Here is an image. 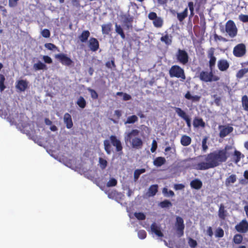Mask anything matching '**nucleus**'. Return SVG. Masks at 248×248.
<instances>
[{"label":"nucleus","instance_id":"obj_1","mask_svg":"<svg viewBox=\"0 0 248 248\" xmlns=\"http://www.w3.org/2000/svg\"><path fill=\"white\" fill-rule=\"evenodd\" d=\"M232 149L231 146H226L224 149L216 150L204 156L206 162H202L194 165V169L198 170H205L218 166L222 162H225L227 158L232 154L231 152Z\"/></svg>","mask_w":248,"mask_h":248},{"label":"nucleus","instance_id":"obj_2","mask_svg":"<svg viewBox=\"0 0 248 248\" xmlns=\"http://www.w3.org/2000/svg\"><path fill=\"white\" fill-rule=\"evenodd\" d=\"M232 149L231 146H226L224 149L216 150L204 156L206 162H202L194 165V169L198 170H205L218 166L222 162H225L227 158L232 154L231 152Z\"/></svg>","mask_w":248,"mask_h":248},{"label":"nucleus","instance_id":"obj_3","mask_svg":"<svg viewBox=\"0 0 248 248\" xmlns=\"http://www.w3.org/2000/svg\"><path fill=\"white\" fill-rule=\"evenodd\" d=\"M139 133L140 131L137 129H133L126 132L124 138L125 143L129 142L132 148L136 149L141 148L143 142L139 137Z\"/></svg>","mask_w":248,"mask_h":248},{"label":"nucleus","instance_id":"obj_4","mask_svg":"<svg viewBox=\"0 0 248 248\" xmlns=\"http://www.w3.org/2000/svg\"><path fill=\"white\" fill-rule=\"evenodd\" d=\"M170 77L180 78L182 81L186 79V76L184 70L178 65L172 66L169 71Z\"/></svg>","mask_w":248,"mask_h":248},{"label":"nucleus","instance_id":"obj_5","mask_svg":"<svg viewBox=\"0 0 248 248\" xmlns=\"http://www.w3.org/2000/svg\"><path fill=\"white\" fill-rule=\"evenodd\" d=\"M198 77L202 81L205 82L216 81L220 79L219 77L214 75L211 70L210 72L202 71Z\"/></svg>","mask_w":248,"mask_h":248},{"label":"nucleus","instance_id":"obj_6","mask_svg":"<svg viewBox=\"0 0 248 248\" xmlns=\"http://www.w3.org/2000/svg\"><path fill=\"white\" fill-rule=\"evenodd\" d=\"M102 190L104 191L105 193L108 195V196L110 199H114L117 201L121 199L124 195L121 193H118L115 190L112 189V187H100Z\"/></svg>","mask_w":248,"mask_h":248},{"label":"nucleus","instance_id":"obj_7","mask_svg":"<svg viewBox=\"0 0 248 248\" xmlns=\"http://www.w3.org/2000/svg\"><path fill=\"white\" fill-rule=\"evenodd\" d=\"M225 31L232 38L235 37L237 33V28L231 20L228 21L225 25Z\"/></svg>","mask_w":248,"mask_h":248},{"label":"nucleus","instance_id":"obj_8","mask_svg":"<svg viewBox=\"0 0 248 248\" xmlns=\"http://www.w3.org/2000/svg\"><path fill=\"white\" fill-rule=\"evenodd\" d=\"M176 60L180 63L185 65L188 62V55L185 50L178 49L175 54Z\"/></svg>","mask_w":248,"mask_h":248},{"label":"nucleus","instance_id":"obj_9","mask_svg":"<svg viewBox=\"0 0 248 248\" xmlns=\"http://www.w3.org/2000/svg\"><path fill=\"white\" fill-rule=\"evenodd\" d=\"M175 226L176 227V231L179 237H181L184 235V230L185 229L184 220L181 217H176Z\"/></svg>","mask_w":248,"mask_h":248},{"label":"nucleus","instance_id":"obj_10","mask_svg":"<svg viewBox=\"0 0 248 248\" xmlns=\"http://www.w3.org/2000/svg\"><path fill=\"white\" fill-rule=\"evenodd\" d=\"M235 229L240 233H245L248 232V222L246 219H243L235 226Z\"/></svg>","mask_w":248,"mask_h":248},{"label":"nucleus","instance_id":"obj_11","mask_svg":"<svg viewBox=\"0 0 248 248\" xmlns=\"http://www.w3.org/2000/svg\"><path fill=\"white\" fill-rule=\"evenodd\" d=\"M246 46L244 44H239L234 47L233 53L236 57H241L246 53Z\"/></svg>","mask_w":248,"mask_h":248},{"label":"nucleus","instance_id":"obj_12","mask_svg":"<svg viewBox=\"0 0 248 248\" xmlns=\"http://www.w3.org/2000/svg\"><path fill=\"white\" fill-rule=\"evenodd\" d=\"M218 129L220 131L219 136L224 138L233 131V127L227 125H219Z\"/></svg>","mask_w":248,"mask_h":248},{"label":"nucleus","instance_id":"obj_13","mask_svg":"<svg viewBox=\"0 0 248 248\" xmlns=\"http://www.w3.org/2000/svg\"><path fill=\"white\" fill-rule=\"evenodd\" d=\"M215 52V49L213 47L210 48L207 52L208 58H209V67L210 70L212 71L213 67L215 66L216 58L214 56Z\"/></svg>","mask_w":248,"mask_h":248},{"label":"nucleus","instance_id":"obj_14","mask_svg":"<svg viewBox=\"0 0 248 248\" xmlns=\"http://www.w3.org/2000/svg\"><path fill=\"white\" fill-rule=\"evenodd\" d=\"M110 140L112 144L116 147L117 152L122 151L123 147L120 140L117 138L115 136H111L110 137Z\"/></svg>","mask_w":248,"mask_h":248},{"label":"nucleus","instance_id":"obj_15","mask_svg":"<svg viewBox=\"0 0 248 248\" xmlns=\"http://www.w3.org/2000/svg\"><path fill=\"white\" fill-rule=\"evenodd\" d=\"M55 57L61 60L62 63L64 65L69 66L73 63L72 61L69 58L63 54H57Z\"/></svg>","mask_w":248,"mask_h":248},{"label":"nucleus","instance_id":"obj_16","mask_svg":"<svg viewBox=\"0 0 248 248\" xmlns=\"http://www.w3.org/2000/svg\"><path fill=\"white\" fill-rule=\"evenodd\" d=\"M88 46L93 51H96L99 48V42L94 38H91L88 42Z\"/></svg>","mask_w":248,"mask_h":248},{"label":"nucleus","instance_id":"obj_17","mask_svg":"<svg viewBox=\"0 0 248 248\" xmlns=\"http://www.w3.org/2000/svg\"><path fill=\"white\" fill-rule=\"evenodd\" d=\"M151 230L156 235L162 237L163 236V233L161 231L160 226H158L155 222L153 223L151 225Z\"/></svg>","mask_w":248,"mask_h":248},{"label":"nucleus","instance_id":"obj_18","mask_svg":"<svg viewBox=\"0 0 248 248\" xmlns=\"http://www.w3.org/2000/svg\"><path fill=\"white\" fill-rule=\"evenodd\" d=\"M28 82L25 80H20L17 82L16 88L21 92L24 91L27 88Z\"/></svg>","mask_w":248,"mask_h":248},{"label":"nucleus","instance_id":"obj_19","mask_svg":"<svg viewBox=\"0 0 248 248\" xmlns=\"http://www.w3.org/2000/svg\"><path fill=\"white\" fill-rule=\"evenodd\" d=\"M64 123L66 124V127L68 129L71 128L73 126V122L71 115L66 113L64 115L63 117Z\"/></svg>","mask_w":248,"mask_h":248},{"label":"nucleus","instance_id":"obj_20","mask_svg":"<svg viewBox=\"0 0 248 248\" xmlns=\"http://www.w3.org/2000/svg\"><path fill=\"white\" fill-rule=\"evenodd\" d=\"M217 65L220 71H224L228 68L229 64L226 60H221L218 62Z\"/></svg>","mask_w":248,"mask_h":248},{"label":"nucleus","instance_id":"obj_21","mask_svg":"<svg viewBox=\"0 0 248 248\" xmlns=\"http://www.w3.org/2000/svg\"><path fill=\"white\" fill-rule=\"evenodd\" d=\"M218 215L222 220H224L227 216V211L225 210V207L223 204H221L219 207Z\"/></svg>","mask_w":248,"mask_h":248},{"label":"nucleus","instance_id":"obj_22","mask_svg":"<svg viewBox=\"0 0 248 248\" xmlns=\"http://www.w3.org/2000/svg\"><path fill=\"white\" fill-rule=\"evenodd\" d=\"M33 68L35 71L46 70L47 69V66L41 61H39L38 62L34 63L33 65Z\"/></svg>","mask_w":248,"mask_h":248},{"label":"nucleus","instance_id":"obj_23","mask_svg":"<svg viewBox=\"0 0 248 248\" xmlns=\"http://www.w3.org/2000/svg\"><path fill=\"white\" fill-rule=\"evenodd\" d=\"M90 35V33L88 31H84L78 36V38L81 42L85 43L87 41Z\"/></svg>","mask_w":248,"mask_h":248},{"label":"nucleus","instance_id":"obj_24","mask_svg":"<svg viewBox=\"0 0 248 248\" xmlns=\"http://www.w3.org/2000/svg\"><path fill=\"white\" fill-rule=\"evenodd\" d=\"M191 142V139L186 135H183L181 139V144L185 146H188Z\"/></svg>","mask_w":248,"mask_h":248},{"label":"nucleus","instance_id":"obj_25","mask_svg":"<svg viewBox=\"0 0 248 248\" xmlns=\"http://www.w3.org/2000/svg\"><path fill=\"white\" fill-rule=\"evenodd\" d=\"M166 162V159L163 157H157L154 161V165L156 167H160Z\"/></svg>","mask_w":248,"mask_h":248},{"label":"nucleus","instance_id":"obj_26","mask_svg":"<svg viewBox=\"0 0 248 248\" xmlns=\"http://www.w3.org/2000/svg\"><path fill=\"white\" fill-rule=\"evenodd\" d=\"M174 109L178 115L184 120H185L186 118L188 117V116L186 113L181 108L176 107Z\"/></svg>","mask_w":248,"mask_h":248},{"label":"nucleus","instance_id":"obj_27","mask_svg":"<svg viewBox=\"0 0 248 248\" xmlns=\"http://www.w3.org/2000/svg\"><path fill=\"white\" fill-rule=\"evenodd\" d=\"M243 237L241 234L237 233L235 234L233 238V242L236 245L240 244L243 241Z\"/></svg>","mask_w":248,"mask_h":248},{"label":"nucleus","instance_id":"obj_28","mask_svg":"<svg viewBox=\"0 0 248 248\" xmlns=\"http://www.w3.org/2000/svg\"><path fill=\"white\" fill-rule=\"evenodd\" d=\"M193 125L195 127L199 126L204 127L205 126V123L202 119L196 118L193 121Z\"/></svg>","mask_w":248,"mask_h":248},{"label":"nucleus","instance_id":"obj_29","mask_svg":"<svg viewBox=\"0 0 248 248\" xmlns=\"http://www.w3.org/2000/svg\"><path fill=\"white\" fill-rule=\"evenodd\" d=\"M187 8H186L183 12L177 13V18L180 21H182L187 16Z\"/></svg>","mask_w":248,"mask_h":248},{"label":"nucleus","instance_id":"obj_30","mask_svg":"<svg viewBox=\"0 0 248 248\" xmlns=\"http://www.w3.org/2000/svg\"><path fill=\"white\" fill-rule=\"evenodd\" d=\"M160 40L162 42H164L167 45H170L172 42L171 36L168 34H166L162 36Z\"/></svg>","mask_w":248,"mask_h":248},{"label":"nucleus","instance_id":"obj_31","mask_svg":"<svg viewBox=\"0 0 248 248\" xmlns=\"http://www.w3.org/2000/svg\"><path fill=\"white\" fill-rule=\"evenodd\" d=\"M157 188L158 187H149L146 195L149 197L154 196L158 191Z\"/></svg>","mask_w":248,"mask_h":248},{"label":"nucleus","instance_id":"obj_32","mask_svg":"<svg viewBox=\"0 0 248 248\" xmlns=\"http://www.w3.org/2000/svg\"><path fill=\"white\" fill-rule=\"evenodd\" d=\"M242 104L243 109L248 111V98L247 95H244L242 98Z\"/></svg>","mask_w":248,"mask_h":248},{"label":"nucleus","instance_id":"obj_33","mask_svg":"<svg viewBox=\"0 0 248 248\" xmlns=\"http://www.w3.org/2000/svg\"><path fill=\"white\" fill-rule=\"evenodd\" d=\"M104 149L107 153L108 155L111 154V147L108 140H105L104 141Z\"/></svg>","mask_w":248,"mask_h":248},{"label":"nucleus","instance_id":"obj_34","mask_svg":"<svg viewBox=\"0 0 248 248\" xmlns=\"http://www.w3.org/2000/svg\"><path fill=\"white\" fill-rule=\"evenodd\" d=\"M241 156L244 157V155H242L241 152L237 150L234 151L233 157L235 163H237L240 160Z\"/></svg>","mask_w":248,"mask_h":248},{"label":"nucleus","instance_id":"obj_35","mask_svg":"<svg viewBox=\"0 0 248 248\" xmlns=\"http://www.w3.org/2000/svg\"><path fill=\"white\" fill-rule=\"evenodd\" d=\"M159 205L162 208H168L172 206L171 202L167 200H165L159 203Z\"/></svg>","mask_w":248,"mask_h":248},{"label":"nucleus","instance_id":"obj_36","mask_svg":"<svg viewBox=\"0 0 248 248\" xmlns=\"http://www.w3.org/2000/svg\"><path fill=\"white\" fill-rule=\"evenodd\" d=\"M138 120V118L136 115H132L128 117L127 118L126 121L124 122V124H133L137 122Z\"/></svg>","mask_w":248,"mask_h":248},{"label":"nucleus","instance_id":"obj_37","mask_svg":"<svg viewBox=\"0 0 248 248\" xmlns=\"http://www.w3.org/2000/svg\"><path fill=\"white\" fill-rule=\"evenodd\" d=\"M153 24L155 27L160 28L163 24V20L160 17H157L153 20Z\"/></svg>","mask_w":248,"mask_h":248},{"label":"nucleus","instance_id":"obj_38","mask_svg":"<svg viewBox=\"0 0 248 248\" xmlns=\"http://www.w3.org/2000/svg\"><path fill=\"white\" fill-rule=\"evenodd\" d=\"M111 24H104L102 26V32L104 34H108L111 30Z\"/></svg>","mask_w":248,"mask_h":248},{"label":"nucleus","instance_id":"obj_39","mask_svg":"<svg viewBox=\"0 0 248 248\" xmlns=\"http://www.w3.org/2000/svg\"><path fill=\"white\" fill-rule=\"evenodd\" d=\"M236 181V176L234 174L230 175L226 179V185H230L234 183Z\"/></svg>","mask_w":248,"mask_h":248},{"label":"nucleus","instance_id":"obj_40","mask_svg":"<svg viewBox=\"0 0 248 248\" xmlns=\"http://www.w3.org/2000/svg\"><path fill=\"white\" fill-rule=\"evenodd\" d=\"M77 104L81 108H84L86 106V102L84 98L82 96L79 97L77 102Z\"/></svg>","mask_w":248,"mask_h":248},{"label":"nucleus","instance_id":"obj_41","mask_svg":"<svg viewBox=\"0 0 248 248\" xmlns=\"http://www.w3.org/2000/svg\"><path fill=\"white\" fill-rule=\"evenodd\" d=\"M145 171L144 169H138L135 170L134 173V179L136 181L139 177L140 175Z\"/></svg>","mask_w":248,"mask_h":248},{"label":"nucleus","instance_id":"obj_42","mask_svg":"<svg viewBox=\"0 0 248 248\" xmlns=\"http://www.w3.org/2000/svg\"><path fill=\"white\" fill-rule=\"evenodd\" d=\"M99 163L100 167L102 170L105 169L106 168L108 164L107 160L101 157H100L99 158Z\"/></svg>","mask_w":248,"mask_h":248},{"label":"nucleus","instance_id":"obj_43","mask_svg":"<svg viewBox=\"0 0 248 248\" xmlns=\"http://www.w3.org/2000/svg\"><path fill=\"white\" fill-rule=\"evenodd\" d=\"M115 31L116 32L119 34L123 39L125 38L124 34L123 32V29L120 26L118 25L117 24H115Z\"/></svg>","mask_w":248,"mask_h":248},{"label":"nucleus","instance_id":"obj_44","mask_svg":"<svg viewBox=\"0 0 248 248\" xmlns=\"http://www.w3.org/2000/svg\"><path fill=\"white\" fill-rule=\"evenodd\" d=\"M162 192L164 195L167 197H172L174 195V193L172 190L168 191L165 187L163 188Z\"/></svg>","mask_w":248,"mask_h":248},{"label":"nucleus","instance_id":"obj_45","mask_svg":"<svg viewBox=\"0 0 248 248\" xmlns=\"http://www.w3.org/2000/svg\"><path fill=\"white\" fill-rule=\"evenodd\" d=\"M134 216L140 220H144L146 218L145 215L144 214V213L141 212H135L134 213Z\"/></svg>","mask_w":248,"mask_h":248},{"label":"nucleus","instance_id":"obj_46","mask_svg":"<svg viewBox=\"0 0 248 248\" xmlns=\"http://www.w3.org/2000/svg\"><path fill=\"white\" fill-rule=\"evenodd\" d=\"M202 182L198 179H195L190 182V186H202Z\"/></svg>","mask_w":248,"mask_h":248},{"label":"nucleus","instance_id":"obj_47","mask_svg":"<svg viewBox=\"0 0 248 248\" xmlns=\"http://www.w3.org/2000/svg\"><path fill=\"white\" fill-rule=\"evenodd\" d=\"M208 138L205 137L202 140V150L205 152L208 149V146L207 145V141Z\"/></svg>","mask_w":248,"mask_h":248},{"label":"nucleus","instance_id":"obj_48","mask_svg":"<svg viewBox=\"0 0 248 248\" xmlns=\"http://www.w3.org/2000/svg\"><path fill=\"white\" fill-rule=\"evenodd\" d=\"M248 72V69H243L239 70L237 74V77L238 78H241L243 76Z\"/></svg>","mask_w":248,"mask_h":248},{"label":"nucleus","instance_id":"obj_49","mask_svg":"<svg viewBox=\"0 0 248 248\" xmlns=\"http://www.w3.org/2000/svg\"><path fill=\"white\" fill-rule=\"evenodd\" d=\"M5 78L3 75H0V90L2 91L5 88L4 85Z\"/></svg>","mask_w":248,"mask_h":248},{"label":"nucleus","instance_id":"obj_50","mask_svg":"<svg viewBox=\"0 0 248 248\" xmlns=\"http://www.w3.org/2000/svg\"><path fill=\"white\" fill-rule=\"evenodd\" d=\"M138 237L141 239H143L146 238L147 233L145 231L143 230H140L138 232Z\"/></svg>","mask_w":248,"mask_h":248},{"label":"nucleus","instance_id":"obj_51","mask_svg":"<svg viewBox=\"0 0 248 248\" xmlns=\"http://www.w3.org/2000/svg\"><path fill=\"white\" fill-rule=\"evenodd\" d=\"M41 35L45 38H49L50 36V32L47 29H44L41 31Z\"/></svg>","mask_w":248,"mask_h":248},{"label":"nucleus","instance_id":"obj_52","mask_svg":"<svg viewBox=\"0 0 248 248\" xmlns=\"http://www.w3.org/2000/svg\"><path fill=\"white\" fill-rule=\"evenodd\" d=\"M216 236L217 237H222L224 236V231L221 228H218L216 231Z\"/></svg>","mask_w":248,"mask_h":248},{"label":"nucleus","instance_id":"obj_53","mask_svg":"<svg viewBox=\"0 0 248 248\" xmlns=\"http://www.w3.org/2000/svg\"><path fill=\"white\" fill-rule=\"evenodd\" d=\"M188 244L191 248H195L197 246V241L191 238L188 240Z\"/></svg>","mask_w":248,"mask_h":248},{"label":"nucleus","instance_id":"obj_54","mask_svg":"<svg viewBox=\"0 0 248 248\" xmlns=\"http://www.w3.org/2000/svg\"><path fill=\"white\" fill-rule=\"evenodd\" d=\"M117 183V180L115 179L111 178L108 182L107 186H115Z\"/></svg>","mask_w":248,"mask_h":248},{"label":"nucleus","instance_id":"obj_55","mask_svg":"<svg viewBox=\"0 0 248 248\" xmlns=\"http://www.w3.org/2000/svg\"><path fill=\"white\" fill-rule=\"evenodd\" d=\"M239 19L243 22H248V15L241 14L239 16Z\"/></svg>","mask_w":248,"mask_h":248},{"label":"nucleus","instance_id":"obj_56","mask_svg":"<svg viewBox=\"0 0 248 248\" xmlns=\"http://www.w3.org/2000/svg\"><path fill=\"white\" fill-rule=\"evenodd\" d=\"M45 46L49 50H53L55 48H57V47L51 43H46L45 45Z\"/></svg>","mask_w":248,"mask_h":248},{"label":"nucleus","instance_id":"obj_57","mask_svg":"<svg viewBox=\"0 0 248 248\" xmlns=\"http://www.w3.org/2000/svg\"><path fill=\"white\" fill-rule=\"evenodd\" d=\"M157 147V142L155 140H153L152 144V147L151 148V151L154 153L156 150Z\"/></svg>","mask_w":248,"mask_h":248},{"label":"nucleus","instance_id":"obj_58","mask_svg":"<svg viewBox=\"0 0 248 248\" xmlns=\"http://www.w3.org/2000/svg\"><path fill=\"white\" fill-rule=\"evenodd\" d=\"M19 0H9V5L11 7H16Z\"/></svg>","mask_w":248,"mask_h":248},{"label":"nucleus","instance_id":"obj_59","mask_svg":"<svg viewBox=\"0 0 248 248\" xmlns=\"http://www.w3.org/2000/svg\"><path fill=\"white\" fill-rule=\"evenodd\" d=\"M43 59L46 63H51L52 62L51 58L48 56H43Z\"/></svg>","mask_w":248,"mask_h":248},{"label":"nucleus","instance_id":"obj_60","mask_svg":"<svg viewBox=\"0 0 248 248\" xmlns=\"http://www.w3.org/2000/svg\"><path fill=\"white\" fill-rule=\"evenodd\" d=\"M148 18L150 19V20H155L156 18H157L158 16H157V15L155 13V12H151L148 15Z\"/></svg>","mask_w":248,"mask_h":248},{"label":"nucleus","instance_id":"obj_61","mask_svg":"<svg viewBox=\"0 0 248 248\" xmlns=\"http://www.w3.org/2000/svg\"><path fill=\"white\" fill-rule=\"evenodd\" d=\"M93 98L96 99L98 97V94L93 89H89Z\"/></svg>","mask_w":248,"mask_h":248},{"label":"nucleus","instance_id":"obj_62","mask_svg":"<svg viewBox=\"0 0 248 248\" xmlns=\"http://www.w3.org/2000/svg\"><path fill=\"white\" fill-rule=\"evenodd\" d=\"M188 7L189 8V10L190 11L191 16H193V15H194V13H193V11H194L193 3V2H189L188 3Z\"/></svg>","mask_w":248,"mask_h":248},{"label":"nucleus","instance_id":"obj_63","mask_svg":"<svg viewBox=\"0 0 248 248\" xmlns=\"http://www.w3.org/2000/svg\"><path fill=\"white\" fill-rule=\"evenodd\" d=\"M123 96V99L124 101L129 100L131 98V97L130 95H129L127 93H124Z\"/></svg>","mask_w":248,"mask_h":248},{"label":"nucleus","instance_id":"obj_64","mask_svg":"<svg viewBox=\"0 0 248 248\" xmlns=\"http://www.w3.org/2000/svg\"><path fill=\"white\" fill-rule=\"evenodd\" d=\"M201 97L198 95H193L191 101L193 102H198L200 100Z\"/></svg>","mask_w":248,"mask_h":248}]
</instances>
